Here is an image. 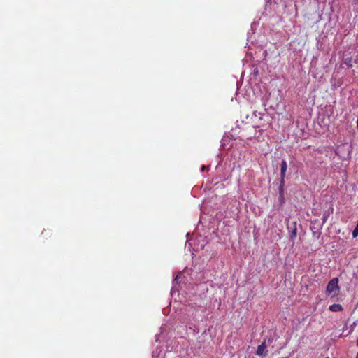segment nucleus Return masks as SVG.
Listing matches in <instances>:
<instances>
[{
    "mask_svg": "<svg viewBox=\"0 0 358 358\" xmlns=\"http://www.w3.org/2000/svg\"><path fill=\"white\" fill-rule=\"evenodd\" d=\"M339 290L338 279L337 278L331 279L327 284L326 289L327 293L332 296H335L338 294Z\"/></svg>",
    "mask_w": 358,
    "mask_h": 358,
    "instance_id": "1",
    "label": "nucleus"
},
{
    "mask_svg": "<svg viewBox=\"0 0 358 358\" xmlns=\"http://www.w3.org/2000/svg\"><path fill=\"white\" fill-rule=\"evenodd\" d=\"M336 154L342 159L346 160L350 158V147L347 144H342L337 147Z\"/></svg>",
    "mask_w": 358,
    "mask_h": 358,
    "instance_id": "2",
    "label": "nucleus"
},
{
    "mask_svg": "<svg viewBox=\"0 0 358 358\" xmlns=\"http://www.w3.org/2000/svg\"><path fill=\"white\" fill-rule=\"evenodd\" d=\"M266 348H267L266 342V341H264L262 343V344L258 345L257 351H256V355L258 356L266 357L267 355V352H268V351L266 350Z\"/></svg>",
    "mask_w": 358,
    "mask_h": 358,
    "instance_id": "3",
    "label": "nucleus"
},
{
    "mask_svg": "<svg viewBox=\"0 0 358 358\" xmlns=\"http://www.w3.org/2000/svg\"><path fill=\"white\" fill-rule=\"evenodd\" d=\"M287 168V164L285 160H282L280 164V186L282 187L285 182V177Z\"/></svg>",
    "mask_w": 358,
    "mask_h": 358,
    "instance_id": "4",
    "label": "nucleus"
},
{
    "mask_svg": "<svg viewBox=\"0 0 358 358\" xmlns=\"http://www.w3.org/2000/svg\"><path fill=\"white\" fill-rule=\"evenodd\" d=\"M292 227H288V229L289 230V236L291 241H294L297 234V229H296V223L294 222L292 224Z\"/></svg>",
    "mask_w": 358,
    "mask_h": 358,
    "instance_id": "5",
    "label": "nucleus"
},
{
    "mask_svg": "<svg viewBox=\"0 0 358 358\" xmlns=\"http://www.w3.org/2000/svg\"><path fill=\"white\" fill-rule=\"evenodd\" d=\"M343 61L344 63L350 67H352L353 66V64L356 63V59L348 57L347 55L344 56Z\"/></svg>",
    "mask_w": 358,
    "mask_h": 358,
    "instance_id": "6",
    "label": "nucleus"
},
{
    "mask_svg": "<svg viewBox=\"0 0 358 358\" xmlns=\"http://www.w3.org/2000/svg\"><path fill=\"white\" fill-rule=\"evenodd\" d=\"M329 309L333 312H341L343 310L342 306L338 303H334L329 306Z\"/></svg>",
    "mask_w": 358,
    "mask_h": 358,
    "instance_id": "7",
    "label": "nucleus"
},
{
    "mask_svg": "<svg viewBox=\"0 0 358 358\" xmlns=\"http://www.w3.org/2000/svg\"><path fill=\"white\" fill-rule=\"evenodd\" d=\"M180 278V274H178V275L176 276V278H174V280H173V282L178 283Z\"/></svg>",
    "mask_w": 358,
    "mask_h": 358,
    "instance_id": "8",
    "label": "nucleus"
},
{
    "mask_svg": "<svg viewBox=\"0 0 358 358\" xmlns=\"http://www.w3.org/2000/svg\"><path fill=\"white\" fill-rule=\"evenodd\" d=\"M206 169H207V168H206V166H202V168H201V171H206Z\"/></svg>",
    "mask_w": 358,
    "mask_h": 358,
    "instance_id": "9",
    "label": "nucleus"
},
{
    "mask_svg": "<svg viewBox=\"0 0 358 358\" xmlns=\"http://www.w3.org/2000/svg\"><path fill=\"white\" fill-rule=\"evenodd\" d=\"M254 115H255V116H257V115H258L257 112V111H255V112H254Z\"/></svg>",
    "mask_w": 358,
    "mask_h": 358,
    "instance_id": "10",
    "label": "nucleus"
},
{
    "mask_svg": "<svg viewBox=\"0 0 358 358\" xmlns=\"http://www.w3.org/2000/svg\"><path fill=\"white\" fill-rule=\"evenodd\" d=\"M271 339H268V343H271Z\"/></svg>",
    "mask_w": 358,
    "mask_h": 358,
    "instance_id": "11",
    "label": "nucleus"
},
{
    "mask_svg": "<svg viewBox=\"0 0 358 358\" xmlns=\"http://www.w3.org/2000/svg\"><path fill=\"white\" fill-rule=\"evenodd\" d=\"M357 345L358 346V338H357Z\"/></svg>",
    "mask_w": 358,
    "mask_h": 358,
    "instance_id": "12",
    "label": "nucleus"
},
{
    "mask_svg": "<svg viewBox=\"0 0 358 358\" xmlns=\"http://www.w3.org/2000/svg\"><path fill=\"white\" fill-rule=\"evenodd\" d=\"M356 358H358V352L357 353Z\"/></svg>",
    "mask_w": 358,
    "mask_h": 358,
    "instance_id": "13",
    "label": "nucleus"
},
{
    "mask_svg": "<svg viewBox=\"0 0 358 358\" xmlns=\"http://www.w3.org/2000/svg\"><path fill=\"white\" fill-rule=\"evenodd\" d=\"M327 358H329V357H327Z\"/></svg>",
    "mask_w": 358,
    "mask_h": 358,
    "instance_id": "14",
    "label": "nucleus"
}]
</instances>
